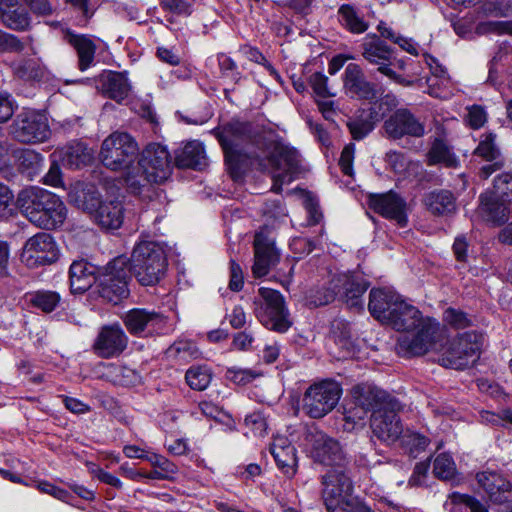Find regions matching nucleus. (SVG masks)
<instances>
[{
	"label": "nucleus",
	"mask_w": 512,
	"mask_h": 512,
	"mask_svg": "<svg viewBox=\"0 0 512 512\" xmlns=\"http://www.w3.org/2000/svg\"><path fill=\"white\" fill-rule=\"evenodd\" d=\"M10 133L14 139L25 144L46 141L50 136L47 118L35 110H23L14 118Z\"/></svg>",
	"instance_id": "nucleus-11"
},
{
	"label": "nucleus",
	"mask_w": 512,
	"mask_h": 512,
	"mask_svg": "<svg viewBox=\"0 0 512 512\" xmlns=\"http://www.w3.org/2000/svg\"><path fill=\"white\" fill-rule=\"evenodd\" d=\"M427 164L443 165L446 168H457L460 164L458 157L452 152L450 147L442 140L436 139L427 155Z\"/></svg>",
	"instance_id": "nucleus-43"
},
{
	"label": "nucleus",
	"mask_w": 512,
	"mask_h": 512,
	"mask_svg": "<svg viewBox=\"0 0 512 512\" xmlns=\"http://www.w3.org/2000/svg\"><path fill=\"white\" fill-rule=\"evenodd\" d=\"M67 214V207L61 198L49 191L33 225L44 230H55L63 226Z\"/></svg>",
	"instance_id": "nucleus-23"
},
{
	"label": "nucleus",
	"mask_w": 512,
	"mask_h": 512,
	"mask_svg": "<svg viewBox=\"0 0 512 512\" xmlns=\"http://www.w3.org/2000/svg\"><path fill=\"white\" fill-rule=\"evenodd\" d=\"M510 205L497 198L494 192L480 196V208L493 222L502 223L508 220L511 213Z\"/></svg>",
	"instance_id": "nucleus-42"
},
{
	"label": "nucleus",
	"mask_w": 512,
	"mask_h": 512,
	"mask_svg": "<svg viewBox=\"0 0 512 512\" xmlns=\"http://www.w3.org/2000/svg\"><path fill=\"white\" fill-rule=\"evenodd\" d=\"M403 297L392 289L373 288L369 293L368 310L381 323H387L392 309L398 306Z\"/></svg>",
	"instance_id": "nucleus-25"
},
{
	"label": "nucleus",
	"mask_w": 512,
	"mask_h": 512,
	"mask_svg": "<svg viewBox=\"0 0 512 512\" xmlns=\"http://www.w3.org/2000/svg\"><path fill=\"white\" fill-rule=\"evenodd\" d=\"M61 163L71 169H79L92 163L94 152L81 141H72L58 148L54 154Z\"/></svg>",
	"instance_id": "nucleus-28"
},
{
	"label": "nucleus",
	"mask_w": 512,
	"mask_h": 512,
	"mask_svg": "<svg viewBox=\"0 0 512 512\" xmlns=\"http://www.w3.org/2000/svg\"><path fill=\"white\" fill-rule=\"evenodd\" d=\"M169 356L177 358L179 361H189L198 359L201 351L195 343L191 341L181 340L173 343L167 351Z\"/></svg>",
	"instance_id": "nucleus-52"
},
{
	"label": "nucleus",
	"mask_w": 512,
	"mask_h": 512,
	"mask_svg": "<svg viewBox=\"0 0 512 512\" xmlns=\"http://www.w3.org/2000/svg\"><path fill=\"white\" fill-rule=\"evenodd\" d=\"M175 164L179 168L201 170L207 165L203 144L196 140L187 142L175 152Z\"/></svg>",
	"instance_id": "nucleus-36"
},
{
	"label": "nucleus",
	"mask_w": 512,
	"mask_h": 512,
	"mask_svg": "<svg viewBox=\"0 0 512 512\" xmlns=\"http://www.w3.org/2000/svg\"><path fill=\"white\" fill-rule=\"evenodd\" d=\"M434 475L442 480H450L456 474V465L451 455L448 453L439 454L433 465Z\"/></svg>",
	"instance_id": "nucleus-53"
},
{
	"label": "nucleus",
	"mask_w": 512,
	"mask_h": 512,
	"mask_svg": "<svg viewBox=\"0 0 512 512\" xmlns=\"http://www.w3.org/2000/svg\"><path fill=\"white\" fill-rule=\"evenodd\" d=\"M148 171H145L143 167L137 163V166L128 170L124 181L127 188L134 194L140 193L143 188L150 184H156Z\"/></svg>",
	"instance_id": "nucleus-47"
},
{
	"label": "nucleus",
	"mask_w": 512,
	"mask_h": 512,
	"mask_svg": "<svg viewBox=\"0 0 512 512\" xmlns=\"http://www.w3.org/2000/svg\"><path fill=\"white\" fill-rule=\"evenodd\" d=\"M399 105L398 98L393 94H386L380 99L371 103L366 112L375 123L380 122L385 116L397 108Z\"/></svg>",
	"instance_id": "nucleus-48"
},
{
	"label": "nucleus",
	"mask_w": 512,
	"mask_h": 512,
	"mask_svg": "<svg viewBox=\"0 0 512 512\" xmlns=\"http://www.w3.org/2000/svg\"><path fill=\"white\" fill-rule=\"evenodd\" d=\"M126 329L133 336L147 337L162 333L166 327V317L155 310L133 308L121 317Z\"/></svg>",
	"instance_id": "nucleus-15"
},
{
	"label": "nucleus",
	"mask_w": 512,
	"mask_h": 512,
	"mask_svg": "<svg viewBox=\"0 0 512 512\" xmlns=\"http://www.w3.org/2000/svg\"><path fill=\"white\" fill-rule=\"evenodd\" d=\"M60 300L61 297L57 292L49 290L36 291L29 297L31 305L45 313L54 311Z\"/></svg>",
	"instance_id": "nucleus-50"
},
{
	"label": "nucleus",
	"mask_w": 512,
	"mask_h": 512,
	"mask_svg": "<svg viewBox=\"0 0 512 512\" xmlns=\"http://www.w3.org/2000/svg\"><path fill=\"white\" fill-rule=\"evenodd\" d=\"M147 461L152 465L153 468H156L162 472L170 480L174 475L178 473L177 465L163 455L150 453Z\"/></svg>",
	"instance_id": "nucleus-60"
},
{
	"label": "nucleus",
	"mask_w": 512,
	"mask_h": 512,
	"mask_svg": "<svg viewBox=\"0 0 512 512\" xmlns=\"http://www.w3.org/2000/svg\"><path fill=\"white\" fill-rule=\"evenodd\" d=\"M426 208L437 216H449L456 212L457 203L453 193L449 190H433L425 195Z\"/></svg>",
	"instance_id": "nucleus-38"
},
{
	"label": "nucleus",
	"mask_w": 512,
	"mask_h": 512,
	"mask_svg": "<svg viewBox=\"0 0 512 512\" xmlns=\"http://www.w3.org/2000/svg\"><path fill=\"white\" fill-rule=\"evenodd\" d=\"M493 192L503 202L512 204V173L498 174L493 180Z\"/></svg>",
	"instance_id": "nucleus-54"
},
{
	"label": "nucleus",
	"mask_w": 512,
	"mask_h": 512,
	"mask_svg": "<svg viewBox=\"0 0 512 512\" xmlns=\"http://www.w3.org/2000/svg\"><path fill=\"white\" fill-rule=\"evenodd\" d=\"M278 260L279 253L271 231L266 228L260 229L254 237V264L252 267L254 276L258 278L266 276Z\"/></svg>",
	"instance_id": "nucleus-21"
},
{
	"label": "nucleus",
	"mask_w": 512,
	"mask_h": 512,
	"mask_svg": "<svg viewBox=\"0 0 512 512\" xmlns=\"http://www.w3.org/2000/svg\"><path fill=\"white\" fill-rule=\"evenodd\" d=\"M425 319L417 307L402 298L398 306L392 309L386 325L396 331L409 332Z\"/></svg>",
	"instance_id": "nucleus-27"
},
{
	"label": "nucleus",
	"mask_w": 512,
	"mask_h": 512,
	"mask_svg": "<svg viewBox=\"0 0 512 512\" xmlns=\"http://www.w3.org/2000/svg\"><path fill=\"white\" fill-rule=\"evenodd\" d=\"M185 379L191 389L203 391L209 386L212 374L206 366H192L187 370Z\"/></svg>",
	"instance_id": "nucleus-51"
},
{
	"label": "nucleus",
	"mask_w": 512,
	"mask_h": 512,
	"mask_svg": "<svg viewBox=\"0 0 512 512\" xmlns=\"http://www.w3.org/2000/svg\"><path fill=\"white\" fill-rule=\"evenodd\" d=\"M309 84L317 97L332 98L336 95L328 85V77L321 72L313 73L309 77Z\"/></svg>",
	"instance_id": "nucleus-59"
},
{
	"label": "nucleus",
	"mask_w": 512,
	"mask_h": 512,
	"mask_svg": "<svg viewBox=\"0 0 512 512\" xmlns=\"http://www.w3.org/2000/svg\"><path fill=\"white\" fill-rule=\"evenodd\" d=\"M168 262L164 249L153 241L138 243L130 258V269L142 286H154L165 276Z\"/></svg>",
	"instance_id": "nucleus-2"
},
{
	"label": "nucleus",
	"mask_w": 512,
	"mask_h": 512,
	"mask_svg": "<svg viewBox=\"0 0 512 512\" xmlns=\"http://www.w3.org/2000/svg\"><path fill=\"white\" fill-rule=\"evenodd\" d=\"M443 320L455 329H465L471 325V320L467 314L454 308H448L444 311Z\"/></svg>",
	"instance_id": "nucleus-61"
},
{
	"label": "nucleus",
	"mask_w": 512,
	"mask_h": 512,
	"mask_svg": "<svg viewBox=\"0 0 512 512\" xmlns=\"http://www.w3.org/2000/svg\"><path fill=\"white\" fill-rule=\"evenodd\" d=\"M398 440H400L403 449L413 457H416L420 452L424 451L430 442L425 435L409 429L403 430Z\"/></svg>",
	"instance_id": "nucleus-49"
},
{
	"label": "nucleus",
	"mask_w": 512,
	"mask_h": 512,
	"mask_svg": "<svg viewBox=\"0 0 512 512\" xmlns=\"http://www.w3.org/2000/svg\"><path fill=\"white\" fill-rule=\"evenodd\" d=\"M221 76L230 79L233 83L238 84L242 79V74L238 71L236 62L226 54H219L217 57Z\"/></svg>",
	"instance_id": "nucleus-57"
},
{
	"label": "nucleus",
	"mask_w": 512,
	"mask_h": 512,
	"mask_svg": "<svg viewBox=\"0 0 512 512\" xmlns=\"http://www.w3.org/2000/svg\"><path fill=\"white\" fill-rule=\"evenodd\" d=\"M124 206L118 199L103 200L92 220L104 230H117L124 221Z\"/></svg>",
	"instance_id": "nucleus-29"
},
{
	"label": "nucleus",
	"mask_w": 512,
	"mask_h": 512,
	"mask_svg": "<svg viewBox=\"0 0 512 512\" xmlns=\"http://www.w3.org/2000/svg\"><path fill=\"white\" fill-rule=\"evenodd\" d=\"M414 330L415 333L403 335L398 339L399 353L409 357L421 356L437 349L440 333L438 323L434 319L426 317Z\"/></svg>",
	"instance_id": "nucleus-12"
},
{
	"label": "nucleus",
	"mask_w": 512,
	"mask_h": 512,
	"mask_svg": "<svg viewBox=\"0 0 512 512\" xmlns=\"http://www.w3.org/2000/svg\"><path fill=\"white\" fill-rule=\"evenodd\" d=\"M477 481L491 501L499 504L508 501L507 493L510 491L511 484L502 475L484 471L477 474Z\"/></svg>",
	"instance_id": "nucleus-35"
},
{
	"label": "nucleus",
	"mask_w": 512,
	"mask_h": 512,
	"mask_svg": "<svg viewBox=\"0 0 512 512\" xmlns=\"http://www.w3.org/2000/svg\"><path fill=\"white\" fill-rule=\"evenodd\" d=\"M69 198L72 203L88 213L90 217L94 215L103 201L100 192L91 184L75 185L69 193Z\"/></svg>",
	"instance_id": "nucleus-37"
},
{
	"label": "nucleus",
	"mask_w": 512,
	"mask_h": 512,
	"mask_svg": "<svg viewBox=\"0 0 512 512\" xmlns=\"http://www.w3.org/2000/svg\"><path fill=\"white\" fill-rule=\"evenodd\" d=\"M479 351L477 334L465 332L446 343L441 350L439 363L446 368L462 370L477 361Z\"/></svg>",
	"instance_id": "nucleus-8"
},
{
	"label": "nucleus",
	"mask_w": 512,
	"mask_h": 512,
	"mask_svg": "<svg viewBox=\"0 0 512 512\" xmlns=\"http://www.w3.org/2000/svg\"><path fill=\"white\" fill-rule=\"evenodd\" d=\"M201 414L208 419L217 420L222 414V409L211 401H201L197 407L192 410V415L197 416Z\"/></svg>",
	"instance_id": "nucleus-64"
},
{
	"label": "nucleus",
	"mask_w": 512,
	"mask_h": 512,
	"mask_svg": "<svg viewBox=\"0 0 512 512\" xmlns=\"http://www.w3.org/2000/svg\"><path fill=\"white\" fill-rule=\"evenodd\" d=\"M445 509L449 512H488L484 504L472 496L453 492L445 502Z\"/></svg>",
	"instance_id": "nucleus-45"
},
{
	"label": "nucleus",
	"mask_w": 512,
	"mask_h": 512,
	"mask_svg": "<svg viewBox=\"0 0 512 512\" xmlns=\"http://www.w3.org/2000/svg\"><path fill=\"white\" fill-rule=\"evenodd\" d=\"M309 441L311 443L310 454L314 461L330 467L322 476L323 486L325 477L332 473L347 475L344 467L345 459L336 440L321 431H316L310 435Z\"/></svg>",
	"instance_id": "nucleus-13"
},
{
	"label": "nucleus",
	"mask_w": 512,
	"mask_h": 512,
	"mask_svg": "<svg viewBox=\"0 0 512 512\" xmlns=\"http://www.w3.org/2000/svg\"><path fill=\"white\" fill-rule=\"evenodd\" d=\"M375 122L370 118L366 110L347 121V127L354 140H362L370 134L375 127Z\"/></svg>",
	"instance_id": "nucleus-46"
},
{
	"label": "nucleus",
	"mask_w": 512,
	"mask_h": 512,
	"mask_svg": "<svg viewBox=\"0 0 512 512\" xmlns=\"http://www.w3.org/2000/svg\"><path fill=\"white\" fill-rule=\"evenodd\" d=\"M332 338L345 353H350L353 348L351 331L347 323L334 321L332 323Z\"/></svg>",
	"instance_id": "nucleus-55"
},
{
	"label": "nucleus",
	"mask_w": 512,
	"mask_h": 512,
	"mask_svg": "<svg viewBox=\"0 0 512 512\" xmlns=\"http://www.w3.org/2000/svg\"><path fill=\"white\" fill-rule=\"evenodd\" d=\"M215 135L224 151L225 160L234 172L251 165L253 161H261L260 151L267 147L262 136L256 135L250 123L232 121Z\"/></svg>",
	"instance_id": "nucleus-1"
},
{
	"label": "nucleus",
	"mask_w": 512,
	"mask_h": 512,
	"mask_svg": "<svg viewBox=\"0 0 512 512\" xmlns=\"http://www.w3.org/2000/svg\"><path fill=\"white\" fill-rule=\"evenodd\" d=\"M102 93L116 101L122 103L131 93L132 87L125 73L107 72L100 77Z\"/></svg>",
	"instance_id": "nucleus-32"
},
{
	"label": "nucleus",
	"mask_w": 512,
	"mask_h": 512,
	"mask_svg": "<svg viewBox=\"0 0 512 512\" xmlns=\"http://www.w3.org/2000/svg\"><path fill=\"white\" fill-rule=\"evenodd\" d=\"M127 263L126 257H117L110 261L98 275V292L106 301L117 304L128 296Z\"/></svg>",
	"instance_id": "nucleus-10"
},
{
	"label": "nucleus",
	"mask_w": 512,
	"mask_h": 512,
	"mask_svg": "<svg viewBox=\"0 0 512 512\" xmlns=\"http://www.w3.org/2000/svg\"><path fill=\"white\" fill-rule=\"evenodd\" d=\"M44 163L43 156L31 149L21 150L17 155L19 171L32 180L42 171Z\"/></svg>",
	"instance_id": "nucleus-44"
},
{
	"label": "nucleus",
	"mask_w": 512,
	"mask_h": 512,
	"mask_svg": "<svg viewBox=\"0 0 512 512\" xmlns=\"http://www.w3.org/2000/svg\"><path fill=\"white\" fill-rule=\"evenodd\" d=\"M495 137L496 136L493 133L484 135L476 147L474 154L486 161H492L497 158H501L500 150L495 144Z\"/></svg>",
	"instance_id": "nucleus-56"
},
{
	"label": "nucleus",
	"mask_w": 512,
	"mask_h": 512,
	"mask_svg": "<svg viewBox=\"0 0 512 512\" xmlns=\"http://www.w3.org/2000/svg\"><path fill=\"white\" fill-rule=\"evenodd\" d=\"M352 404L346 408L345 420L357 424L364 420L368 413L387 407H398V400L386 391L369 383H361L351 389Z\"/></svg>",
	"instance_id": "nucleus-3"
},
{
	"label": "nucleus",
	"mask_w": 512,
	"mask_h": 512,
	"mask_svg": "<svg viewBox=\"0 0 512 512\" xmlns=\"http://www.w3.org/2000/svg\"><path fill=\"white\" fill-rule=\"evenodd\" d=\"M65 38L77 52L80 70L84 71L90 67L94 61L96 52L94 41L89 36L72 32H67Z\"/></svg>",
	"instance_id": "nucleus-40"
},
{
	"label": "nucleus",
	"mask_w": 512,
	"mask_h": 512,
	"mask_svg": "<svg viewBox=\"0 0 512 512\" xmlns=\"http://www.w3.org/2000/svg\"><path fill=\"white\" fill-rule=\"evenodd\" d=\"M344 88L348 95L359 100H372L377 95L375 84L366 79L362 68L355 63L345 68Z\"/></svg>",
	"instance_id": "nucleus-24"
},
{
	"label": "nucleus",
	"mask_w": 512,
	"mask_h": 512,
	"mask_svg": "<svg viewBox=\"0 0 512 512\" xmlns=\"http://www.w3.org/2000/svg\"><path fill=\"white\" fill-rule=\"evenodd\" d=\"M13 76L21 81L35 83L42 81L47 74L45 66L39 59L25 58L10 64Z\"/></svg>",
	"instance_id": "nucleus-39"
},
{
	"label": "nucleus",
	"mask_w": 512,
	"mask_h": 512,
	"mask_svg": "<svg viewBox=\"0 0 512 512\" xmlns=\"http://www.w3.org/2000/svg\"><path fill=\"white\" fill-rule=\"evenodd\" d=\"M258 293L261 300H254L257 319L270 330L286 332L292 322L282 294L265 287L259 288Z\"/></svg>",
	"instance_id": "nucleus-6"
},
{
	"label": "nucleus",
	"mask_w": 512,
	"mask_h": 512,
	"mask_svg": "<svg viewBox=\"0 0 512 512\" xmlns=\"http://www.w3.org/2000/svg\"><path fill=\"white\" fill-rule=\"evenodd\" d=\"M25 44L15 35L0 30V52L20 53Z\"/></svg>",
	"instance_id": "nucleus-62"
},
{
	"label": "nucleus",
	"mask_w": 512,
	"mask_h": 512,
	"mask_svg": "<svg viewBox=\"0 0 512 512\" xmlns=\"http://www.w3.org/2000/svg\"><path fill=\"white\" fill-rule=\"evenodd\" d=\"M363 58L389 79L401 83L402 77L391 69L392 49L376 34L367 35L361 44Z\"/></svg>",
	"instance_id": "nucleus-16"
},
{
	"label": "nucleus",
	"mask_w": 512,
	"mask_h": 512,
	"mask_svg": "<svg viewBox=\"0 0 512 512\" xmlns=\"http://www.w3.org/2000/svg\"><path fill=\"white\" fill-rule=\"evenodd\" d=\"M335 288H339L341 297L351 308L362 309V296L369 287L363 278L350 274H339L332 278Z\"/></svg>",
	"instance_id": "nucleus-26"
},
{
	"label": "nucleus",
	"mask_w": 512,
	"mask_h": 512,
	"mask_svg": "<svg viewBox=\"0 0 512 512\" xmlns=\"http://www.w3.org/2000/svg\"><path fill=\"white\" fill-rule=\"evenodd\" d=\"M245 425L255 436H264L267 430L266 419L259 412H255L246 416Z\"/></svg>",
	"instance_id": "nucleus-63"
},
{
	"label": "nucleus",
	"mask_w": 512,
	"mask_h": 512,
	"mask_svg": "<svg viewBox=\"0 0 512 512\" xmlns=\"http://www.w3.org/2000/svg\"><path fill=\"white\" fill-rule=\"evenodd\" d=\"M139 165L148 171L156 184L169 178L172 171L171 157L167 148L159 143L148 144L141 153Z\"/></svg>",
	"instance_id": "nucleus-20"
},
{
	"label": "nucleus",
	"mask_w": 512,
	"mask_h": 512,
	"mask_svg": "<svg viewBox=\"0 0 512 512\" xmlns=\"http://www.w3.org/2000/svg\"><path fill=\"white\" fill-rule=\"evenodd\" d=\"M402 406L398 401V407H387L382 410H376L375 414H371L370 425L373 434L383 442L394 443L403 433L402 424L398 417V412Z\"/></svg>",
	"instance_id": "nucleus-22"
},
{
	"label": "nucleus",
	"mask_w": 512,
	"mask_h": 512,
	"mask_svg": "<svg viewBox=\"0 0 512 512\" xmlns=\"http://www.w3.org/2000/svg\"><path fill=\"white\" fill-rule=\"evenodd\" d=\"M337 14L340 24L353 34H362L369 28L361 11L350 4L341 5Z\"/></svg>",
	"instance_id": "nucleus-41"
},
{
	"label": "nucleus",
	"mask_w": 512,
	"mask_h": 512,
	"mask_svg": "<svg viewBox=\"0 0 512 512\" xmlns=\"http://www.w3.org/2000/svg\"><path fill=\"white\" fill-rule=\"evenodd\" d=\"M353 484L348 475L332 473L325 477L322 499L327 512H375L352 497Z\"/></svg>",
	"instance_id": "nucleus-4"
},
{
	"label": "nucleus",
	"mask_w": 512,
	"mask_h": 512,
	"mask_svg": "<svg viewBox=\"0 0 512 512\" xmlns=\"http://www.w3.org/2000/svg\"><path fill=\"white\" fill-rule=\"evenodd\" d=\"M59 249L53 236L38 232L30 237L22 250L21 260L28 267L49 265L57 261Z\"/></svg>",
	"instance_id": "nucleus-14"
},
{
	"label": "nucleus",
	"mask_w": 512,
	"mask_h": 512,
	"mask_svg": "<svg viewBox=\"0 0 512 512\" xmlns=\"http://www.w3.org/2000/svg\"><path fill=\"white\" fill-rule=\"evenodd\" d=\"M383 129L387 137L393 140L406 136L420 138L425 134L424 124L407 108L396 109L385 120Z\"/></svg>",
	"instance_id": "nucleus-18"
},
{
	"label": "nucleus",
	"mask_w": 512,
	"mask_h": 512,
	"mask_svg": "<svg viewBox=\"0 0 512 512\" xmlns=\"http://www.w3.org/2000/svg\"><path fill=\"white\" fill-rule=\"evenodd\" d=\"M368 204L374 212L386 219L395 221L400 227L407 225V202L395 191L369 194Z\"/></svg>",
	"instance_id": "nucleus-17"
},
{
	"label": "nucleus",
	"mask_w": 512,
	"mask_h": 512,
	"mask_svg": "<svg viewBox=\"0 0 512 512\" xmlns=\"http://www.w3.org/2000/svg\"><path fill=\"white\" fill-rule=\"evenodd\" d=\"M49 191L38 186L22 189L16 199V206L20 213L30 222L34 223Z\"/></svg>",
	"instance_id": "nucleus-31"
},
{
	"label": "nucleus",
	"mask_w": 512,
	"mask_h": 512,
	"mask_svg": "<svg viewBox=\"0 0 512 512\" xmlns=\"http://www.w3.org/2000/svg\"><path fill=\"white\" fill-rule=\"evenodd\" d=\"M340 294L339 288H335L332 280L329 287H324L316 291H311L309 295V303L314 307H319L331 303L337 295Z\"/></svg>",
	"instance_id": "nucleus-58"
},
{
	"label": "nucleus",
	"mask_w": 512,
	"mask_h": 512,
	"mask_svg": "<svg viewBox=\"0 0 512 512\" xmlns=\"http://www.w3.org/2000/svg\"><path fill=\"white\" fill-rule=\"evenodd\" d=\"M128 336L120 324H110L101 327L93 344L95 354L103 359L120 356L128 345Z\"/></svg>",
	"instance_id": "nucleus-19"
},
{
	"label": "nucleus",
	"mask_w": 512,
	"mask_h": 512,
	"mask_svg": "<svg viewBox=\"0 0 512 512\" xmlns=\"http://www.w3.org/2000/svg\"><path fill=\"white\" fill-rule=\"evenodd\" d=\"M139 154L136 140L126 132H113L104 139L99 157L102 164L112 170L129 169Z\"/></svg>",
	"instance_id": "nucleus-5"
},
{
	"label": "nucleus",
	"mask_w": 512,
	"mask_h": 512,
	"mask_svg": "<svg viewBox=\"0 0 512 512\" xmlns=\"http://www.w3.org/2000/svg\"><path fill=\"white\" fill-rule=\"evenodd\" d=\"M0 19L4 26L16 31L27 30L30 26V16L18 0L0 1Z\"/></svg>",
	"instance_id": "nucleus-33"
},
{
	"label": "nucleus",
	"mask_w": 512,
	"mask_h": 512,
	"mask_svg": "<svg viewBox=\"0 0 512 512\" xmlns=\"http://www.w3.org/2000/svg\"><path fill=\"white\" fill-rule=\"evenodd\" d=\"M341 394L342 388L336 381L315 383L304 393L302 409L311 418H322L336 407Z\"/></svg>",
	"instance_id": "nucleus-9"
},
{
	"label": "nucleus",
	"mask_w": 512,
	"mask_h": 512,
	"mask_svg": "<svg viewBox=\"0 0 512 512\" xmlns=\"http://www.w3.org/2000/svg\"><path fill=\"white\" fill-rule=\"evenodd\" d=\"M267 147L262 148L261 161L258 162L259 165H263V157L267 158L272 168V191L280 193L284 184L291 183L295 179L299 167L298 155L296 151L278 145H274L272 151L268 152L271 143H267Z\"/></svg>",
	"instance_id": "nucleus-7"
},
{
	"label": "nucleus",
	"mask_w": 512,
	"mask_h": 512,
	"mask_svg": "<svg viewBox=\"0 0 512 512\" xmlns=\"http://www.w3.org/2000/svg\"><path fill=\"white\" fill-rule=\"evenodd\" d=\"M270 452L277 467L288 477L296 473V449L285 436H277L270 445Z\"/></svg>",
	"instance_id": "nucleus-30"
},
{
	"label": "nucleus",
	"mask_w": 512,
	"mask_h": 512,
	"mask_svg": "<svg viewBox=\"0 0 512 512\" xmlns=\"http://www.w3.org/2000/svg\"><path fill=\"white\" fill-rule=\"evenodd\" d=\"M96 267L87 261H74L69 269L70 290L73 294H82L87 291L93 283L98 281Z\"/></svg>",
	"instance_id": "nucleus-34"
}]
</instances>
